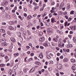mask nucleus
<instances>
[{"label":"nucleus","instance_id":"nucleus-7","mask_svg":"<svg viewBox=\"0 0 76 76\" xmlns=\"http://www.w3.org/2000/svg\"><path fill=\"white\" fill-rule=\"evenodd\" d=\"M8 28V29H9L10 30H13V29H14V28L12 26H9Z\"/></svg>","mask_w":76,"mask_h":76},{"label":"nucleus","instance_id":"nucleus-48","mask_svg":"<svg viewBox=\"0 0 76 76\" xmlns=\"http://www.w3.org/2000/svg\"><path fill=\"white\" fill-rule=\"evenodd\" d=\"M55 4V3H54V2L53 1L52 2L51 5H54Z\"/></svg>","mask_w":76,"mask_h":76},{"label":"nucleus","instance_id":"nucleus-46","mask_svg":"<svg viewBox=\"0 0 76 76\" xmlns=\"http://www.w3.org/2000/svg\"><path fill=\"white\" fill-rule=\"evenodd\" d=\"M41 4H42V1H40V2L39 3V6H41Z\"/></svg>","mask_w":76,"mask_h":76},{"label":"nucleus","instance_id":"nucleus-28","mask_svg":"<svg viewBox=\"0 0 76 76\" xmlns=\"http://www.w3.org/2000/svg\"><path fill=\"white\" fill-rule=\"evenodd\" d=\"M27 32L28 33V34H29V35H31V32L29 31V30H27Z\"/></svg>","mask_w":76,"mask_h":76},{"label":"nucleus","instance_id":"nucleus-50","mask_svg":"<svg viewBox=\"0 0 76 76\" xmlns=\"http://www.w3.org/2000/svg\"><path fill=\"white\" fill-rule=\"evenodd\" d=\"M2 24L3 25H6V23H2Z\"/></svg>","mask_w":76,"mask_h":76},{"label":"nucleus","instance_id":"nucleus-5","mask_svg":"<svg viewBox=\"0 0 76 76\" xmlns=\"http://www.w3.org/2000/svg\"><path fill=\"white\" fill-rule=\"evenodd\" d=\"M70 29H71L72 31H75V26H71L69 27Z\"/></svg>","mask_w":76,"mask_h":76},{"label":"nucleus","instance_id":"nucleus-63","mask_svg":"<svg viewBox=\"0 0 76 76\" xmlns=\"http://www.w3.org/2000/svg\"><path fill=\"white\" fill-rule=\"evenodd\" d=\"M1 71H4V69L3 68H1Z\"/></svg>","mask_w":76,"mask_h":76},{"label":"nucleus","instance_id":"nucleus-15","mask_svg":"<svg viewBox=\"0 0 76 76\" xmlns=\"http://www.w3.org/2000/svg\"><path fill=\"white\" fill-rule=\"evenodd\" d=\"M70 15H73L75 14V11H72L70 13Z\"/></svg>","mask_w":76,"mask_h":76},{"label":"nucleus","instance_id":"nucleus-49","mask_svg":"<svg viewBox=\"0 0 76 76\" xmlns=\"http://www.w3.org/2000/svg\"><path fill=\"white\" fill-rule=\"evenodd\" d=\"M32 58H30L28 60V61H31V60H32Z\"/></svg>","mask_w":76,"mask_h":76},{"label":"nucleus","instance_id":"nucleus-6","mask_svg":"<svg viewBox=\"0 0 76 76\" xmlns=\"http://www.w3.org/2000/svg\"><path fill=\"white\" fill-rule=\"evenodd\" d=\"M35 63L36 64H37V65H39V66L41 65V64L40 62L38 61L36 62Z\"/></svg>","mask_w":76,"mask_h":76},{"label":"nucleus","instance_id":"nucleus-25","mask_svg":"<svg viewBox=\"0 0 76 76\" xmlns=\"http://www.w3.org/2000/svg\"><path fill=\"white\" fill-rule=\"evenodd\" d=\"M49 30L50 29V32H52V33H53V30L51 28H49Z\"/></svg>","mask_w":76,"mask_h":76},{"label":"nucleus","instance_id":"nucleus-56","mask_svg":"<svg viewBox=\"0 0 76 76\" xmlns=\"http://www.w3.org/2000/svg\"><path fill=\"white\" fill-rule=\"evenodd\" d=\"M60 58H61V59H63V56H61L60 57Z\"/></svg>","mask_w":76,"mask_h":76},{"label":"nucleus","instance_id":"nucleus-22","mask_svg":"<svg viewBox=\"0 0 76 76\" xmlns=\"http://www.w3.org/2000/svg\"><path fill=\"white\" fill-rule=\"evenodd\" d=\"M31 69H32V70H33L32 72H34L35 70V67H33Z\"/></svg>","mask_w":76,"mask_h":76},{"label":"nucleus","instance_id":"nucleus-42","mask_svg":"<svg viewBox=\"0 0 76 76\" xmlns=\"http://www.w3.org/2000/svg\"><path fill=\"white\" fill-rule=\"evenodd\" d=\"M52 46H55V44L53 42H52Z\"/></svg>","mask_w":76,"mask_h":76},{"label":"nucleus","instance_id":"nucleus-41","mask_svg":"<svg viewBox=\"0 0 76 76\" xmlns=\"http://www.w3.org/2000/svg\"><path fill=\"white\" fill-rule=\"evenodd\" d=\"M75 66H72V70H74L75 69Z\"/></svg>","mask_w":76,"mask_h":76},{"label":"nucleus","instance_id":"nucleus-35","mask_svg":"<svg viewBox=\"0 0 76 76\" xmlns=\"http://www.w3.org/2000/svg\"><path fill=\"white\" fill-rule=\"evenodd\" d=\"M7 34H8L9 35H11V33H10V31H7Z\"/></svg>","mask_w":76,"mask_h":76},{"label":"nucleus","instance_id":"nucleus-3","mask_svg":"<svg viewBox=\"0 0 76 76\" xmlns=\"http://www.w3.org/2000/svg\"><path fill=\"white\" fill-rule=\"evenodd\" d=\"M1 45H3L4 46H7V43L6 42H4L3 43H1Z\"/></svg>","mask_w":76,"mask_h":76},{"label":"nucleus","instance_id":"nucleus-53","mask_svg":"<svg viewBox=\"0 0 76 76\" xmlns=\"http://www.w3.org/2000/svg\"><path fill=\"white\" fill-rule=\"evenodd\" d=\"M49 17H50V18H51L52 16V15H51V14L50 13V14H49Z\"/></svg>","mask_w":76,"mask_h":76},{"label":"nucleus","instance_id":"nucleus-21","mask_svg":"<svg viewBox=\"0 0 76 76\" xmlns=\"http://www.w3.org/2000/svg\"><path fill=\"white\" fill-rule=\"evenodd\" d=\"M63 61H64V62H66V61H67V59H64V60H63Z\"/></svg>","mask_w":76,"mask_h":76},{"label":"nucleus","instance_id":"nucleus-17","mask_svg":"<svg viewBox=\"0 0 76 76\" xmlns=\"http://www.w3.org/2000/svg\"><path fill=\"white\" fill-rule=\"evenodd\" d=\"M10 25H13L14 24V23L13 21H10L9 22Z\"/></svg>","mask_w":76,"mask_h":76},{"label":"nucleus","instance_id":"nucleus-1","mask_svg":"<svg viewBox=\"0 0 76 76\" xmlns=\"http://www.w3.org/2000/svg\"><path fill=\"white\" fill-rule=\"evenodd\" d=\"M39 40L40 42H43L45 41V38L43 37H42L39 39Z\"/></svg>","mask_w":76,"mask_h":76},{"label":"nucleus","instance_id":"nucleus-32","mask_svg":"<svg viewBox=\"0 0 76 76\" xmlns=\"http://www.w3.org/2000/svg\"><path fill=\"white\" fill-rule=\"evenodd\" d=\"M47 12H45L44 15L42 16V17H44L45 16H46V15H47Z\"/></svg>","mask_w":76,"mask_h":76},{"label":"nucleus","instance_id":"nucleus-47","mask_svg":"<svg viewBox=\"0 0 76 76\" xmlns=\"http://www.w3.org/2000/svg\"><path fill=\"white\" fill-rule=\"evenodd\" d=\"M4 66V64H0V66L2 67V66Z\"/></svg>","mask_w":76,"mask_h":76},{"label":"nucleus","instance_id":"nucleus-45","mask_svg":"<svg viewBox=\"0 0 76 76\" xmlns=\"http://www.w3.org/2000/svg\"><path fill=\"white\" fill-rule=\"evenodd\" d=\"M57 56H60V53H57Z\"/></svg>","mask_w":76,"mask_h":76},{"label":"nucleus","instance_id":"nucleus-2","mask_svg":"<svg viewBox=\"0 0 76 76\" xmlns=\"http://www.w3.org/2000/svg\"><path fill=\"white\" fill-rule=\"evenodd\" d=\"M6 4H8V2H5L4 3V2H2L1 3V5L2 6H4V7H5V6H6Z\"/></svg>","mask_w":76,"mask_h":76},{"label":"nucleus","instance_id":"nucleus-14","mask_svg":"<svg viewBox=\"0 0 76 76\" xmlns=\"http://www.w3.org/2000/svg\"><path fill=\"white\" fill-rule=\"evenodd\" d=\"M12 72H12V70L10 69L8 73H9V74H10V75H12Z\"/></svg>","mask_w":76,"mask_h":76},{"label":"nucleus","instance_id":"nucleus-55","mask_svg":"<svg viewBox=\"0 0 76 76\" xmlns=\"http://www.w3.org/2000/svg\"><path fill=\"white\" fill-rule=\"evenodd\" d=\"M31 56H34V53H32L31 54Z\"/></svg>","mask_w":76,"mask_h":76},{"label":"nucleus","instance_id":"nucleus-19","mask_svg":"<svg viewBox=\"0 0 76 76\" xmlns=\"http://www.w3.org/2000/svg\"><path fill=\"white\" fill-rule=\"evenodd\" d=\"M57 69H58L59 70H60V69H62V67H60V66H58L57 67Z\"/></svg>","mask_w":76,"mask_h":76},{"label":"nucleus","instance_id":"nucleus-4","mask_svg":"<svg viewBox=\"0 0 76 76\" xmlns=\"http://www.w3.org/2000/svg\"><path fill=\"white\" fill-rule=\"evenodd\" d=\"M8 57H9L8 56H6L5 57V58L6 60V61H5L6 63H7V61H9V59L8 58Z\"/></svg>","mask_w":76,"mask_h":76},{"label":"nucleus","instance_id":"nucleus-12","mask_svg":"<svg viewBox=\"0 0 76 76\" xmlns=\"http://www.w3.org/2000/svg\"><path fill=\"white\" fill-rule=\"evenodd\" d=\"M39 56L41 58H43V55H42V53H41L39 55Z\"/></svg>","mask_w":76,"mask_h":76},{"label":"nucleus","instance_id":"nucleus-36","mask_svg":"<svg viewBox=\"0 0 76 76\" xmlns=\"http://www.w3.org/2000/svg\"><path fill=\"white\" fill-rule=\"evenodd\" d=\"M59 15H62V12L61 11H59Z\"/></svg>","mask_w":76,"mask_h":76},{"label":"nucleus","instance_id":"nucleus-64","mask_svg":"<svg viewBox=\"0 0 76 76\" xmlns=\"http://www.w3.org/2000/svg\"><path fill=\"white\" fill-rule=\"evenodd\" d=\"M74 20H73V21H74V22H76V18H74Z\"/></svg>","mask_w":76,"mask_h":76},{"label":"nucleus","instance_id":"nucleus-31","mask_svg":"<svg viewBox=\"0 0 76 76\" xmlns=\"http://www.w3.org/2000/svg\"><path fill=\"white\" fill-rule=\"evenodd\" d=\"M67 23H68L67 21L65 23V24H64L65 26H67Z\"/></svg>","mask_w":76,"mask_h":76},{"label":"nucleus","instance_id":"nucleus-11","mask_svg":"<svg viewBox=\"0 0 76 76\" xmlns=\"http://www.w3.org/2000/svg\"><path fill=\"white\" fill-rule=\"evenodd\" d=\"M55 21V19L54 18H52L51 19V22L52 23H54V21Z\"/></svg>","mask_w":76,"mask_h":76},{"label":"nucleus","instance_id":"nucleus-57","mask_svg":"<svg viewBox=\"0 0 76 76\" xmlns=\"http://www.w3.org/2000/svg\"><path fill=\"white\" fill-rule=\"evenodd\" d=\"M15 10H12V13H15Z\"/></svg>","mask_w":76,"mask_h":76},{"label":"nucleus","instance_id":"nucleus-29","mask_svg":"<svg viewBox=\"0 0 76 76\" xmlns=\"http://www.w3.org/2000/svg\"><path fill=\"white\" fill-rule=\"evenodd\" d=\"M11 41H14V42H15V41H14V40H15V39H14V38H11Z\"/></svg>","mask_w":76,"mask_h":76},{"label":"nucleus","instance_id":"nucleus-27","mask_svg":"<svg viewBox=\"0 0 76 76\" xmlns=\"http://www.w3.org/2000/svg\"><path fill=\"white\" fill-rule=\"evenodd\" d=\"M1 40L3 41H4V42H6L7 41V40H6V39H1Z\"/></svg>","mask_w":76,"mask_h":76},{"label":"nucleus","instance_id":"nucleus-13","mask_svg":"<svg viewBox=\"0 0 76 76\" xmlns=\"http://www.w3.org/2000/svg\"><path fill=\"white\" fill-rule=\"evenodd\" d=\"M53 40L55 42H57L58 41V39L56 38H53Z\"/></svg>","mask_w":76,"mask_h":76},{"label":"nucleus","instance_id":"nucleus-58","mask_svg":"<svg viewBox=\"0 0 76 76\" xmlns=\"http://www.w3.org/2000/svg\"><path fill=\"white\" fill-rule=\"evenodd\" d=\"M72 20V18H69L68 19V21H70Z\"/></svg>","mask_w":76,"mask_h":76},{"label":"nucleus","instance_id":"nucleus-8","mask_svg":"<svg viewBox=\"0 0 76 76\" xmlns=\"http://www.w3.org/2000/svg\"><path fill=\"white\" fill-rule=\"evenodd\" d=\"M71 61L72 63H75L76 62V60L73 58L71 59Z\"/></svg>","mask_w":76,"mask_h":76},{"label":"nucleus","instance_id":"nucleus-20","mask_svg":"<svg viewBox=\"0 0 76 76\" xmlns=\"http://www.w3.org/2000/svg\"><path fill=\"white\" fill-rule=\"evenodd\" d=\"M5 16L6 17V18H9V17H10V15L6 14L5 15Z\"/></svg>","mask_w":76,"mask_h":76},{"label":"nucleus","instance_id":"nucleus-16","mask_svg":"<svg viewBox=\"0 0 76 76\" xmlns=\"http://www.w3.org/2000/svg\"><path fill=\"white\" fill-rule=\"evenodd\" d=\"M23 35H26V31H24L23 32Z\"/></svg>","mask_w":76,"mask_h":76},{"label":"nucleus","instance_id":"nucleus-54","mask_svg":"<svg viewBox=\"0 0 76 76\" xmlns=\"http://www.w3.org/2000/svg\"><path fill=\"white\" fill-rule=\"evenodd\" d=\"M67 14V13L66 12H64V15H66Z\"/></svg>","mask_w":76,"mask_h":76},{"label":"nucleus","instance_id":"nucleus-51","mask_svg":"<svg viewBox=\"0 0 76 76\" xmlns=\"http://www.w3.org/2000/svg\"><path fill=\"white\" fill-rule=\"evenodd\" d=\"M24 73H26V69H24Z\"/></svg>","mask_w":76,"mask_h":76},{"label":"nucleus","instance_id":"nucleus-24","mask_svg":"<svg viewBox=\"0 0 76 76\" xmlns=\"http://www.w3.org/2000/svg\"><path fill=\"white\" fill-rule=\"evenodd\" d=\"M61 7H63V6H64V3L63 2H62L61 3Z\"/></svg>","mask_w":76,"mask_h":76},{"label":"nucleus","instance_id":"nucleus-18","mask_svg":"<svg viewBox=\"0 0 76 76\" xmlns=\"http://www.w3.org/2000/svg\"><path fill=\"white\" fill-rule=\"evenodd\" d=\"M42 34H43L42 32H40L39 33V36H42Z\"/></svg>","mask_w":76,"mask_h":76},{"label":"nucleus","instance_id":"nucleus-10","mask_svg":"<svg viewBox=\"0 0 76 76\" xmlns=\"http://www.w3.org/2000/svg\"><path fill=\"white\" fill-rule=\"evenodd\" d=\"M70 4H68L66 7V9H69L70 8Z\"/></svg>","mask_w":76,"mask_h":76},{"label":"nucleus","instance_id":"nucleus-37","mask_svg":"<svg viewBox=\"0 0 76 76\" xmlns=\"http://www.w3.org/2000/svg\"><path fill=\"white\" fill-rule=\"evenodd\" d=\"M26 48H27V49H29V48H30V47L28 46H26Z\"/></svg>","mask_w":76,"mask_h":76},{"label":"nucleus","instance_id":"nucleus-61","mask_svg":"<svg viewBox=\"0 0 76 76\" xmlns=\"http://www.w3.org/2000/svg\"><path fill=\"white\" fill-rule=\"evenodd\" d=\"M51 13H54V10H51Z\"/></svg>","mask_w":76,"mask_h":76},{"label":"nucleus","instance_id":"nucleus-34","mask_svg":"<svg viewBox=\"0 0 76 76\" xmlns=\"http://www.w3.org/2000/svg\"><path fill=\"white\" fill-rule=\"evenodd\" d=\"M40 48L41 49H44V47L42 46H41L40 47Z\"/></svg>","mask_w":76,"mask_h":76},{"label":"nucleus","instance_id":"nucleus-39","mask_svg":"<svg viewBox=\"0 0 76 76\" xmlns=\"http://www.w3.org/2000/svg\"><path fill=\"white\" fill-rule=\"evenodd\" d=\"M58 46H59V47H60V45H61V41H59V42H58Z\"/></svg>","mask_w":76,"mask_h":76},{"label":"nucleus","instance_id":"nucleus-62","mask_svg":"<svg viewBox=\"0 0 76 76\" xmlns=\"http://www.w3.org/2000/svg\"><path fill=\"white\" fill-rule=\"evenodd\" d=\"M38 8H39V6H37L35 7V9L36 10L37 9H38Z\"/></svg>","mask_w":76,"mask_h":76},{"label":"nucleus","instance_id":"nucleus-23","mask_svg":"<svg viewBox=\"0 0 76 76\" xmlns=\"http://www.w3.org/2000/svg\"><path fill=\"white\" fill-rule=\"evenodd\" d=\"M47 56L48 59H50V58H51V56H50L49 55H47Z\"/></svg>","mask_w":76,"mask_h":76},{"label":"nucleus","instance_id":"nucleus-26","mask_svg":"<svg viewBox=\"0 0 76 76\" xmlns=\"http://www.w3.org/2000/svg\"><path fill=\"white\" fill-rule=\"evenodd\" d=\"M57 66H59V67H62V65H61V64H58L57 65Z\"/></svg>","mask_w":76,"mask_h":76},{"label":"nucleus","instance_id":"nucleus-40","mask_svg":"<svg viewBox=\"0 0 76 76\" xmlns=\"http://www.w3.org/2000/svg\"><path fill=\"white\" fill-rule=\"evenodd\" d=\"M69 47H73V45L71 44H69Z\"/></svg>","mask_w":76,"mask_h":76},{"label":"nucleus","instance_id":"nucleus-33","mask_svg":"<svg viewBox=\"0 0 76 76\" xmlns=\"http://www.w3.org/2000/svg\"><path fill=\"white\" fill-rule=\"evenodd\" d=\"M24 28H22V27H21L20 28V30L21 31H24Z\"/></svg>","mask_w":76,"mask_h":76},{"label":"nucleus","instance_id":"nucleus-30","mask_svg":"<svg viewBox=\"0 0 76 76\" xmlns=\"http://www.w3.org/2000/svg\"><path fill=\"white\" fill-rule=\"evenodd\" d=\"M73 72L75 73H76V69H74L73 70Z\"/></svg>","mask_w":76,"mask_h":76},{"label":"nucleus","instance_id":"nucleus-43","mask_svg":"<svg viewBox=\"0 0 76 76\" xmlns=\"http://www.w3.org/2000/svg\"><path fill=\"white\" fill-rule=\"evenodd\" d=\"M40 25L41 26H44V24H43V23H42V22L41 23Z\"/></svg>","mask_w":76,"mask_h":76},{"label":"nucleus","instance_id":"nucleus-38","mask_svg":"<svg viewBox=\"0 0 76 76\" xmlns=\"http://www.w3.org/2000/svg\"><path fill=\"white\" fill-rule=\"evenodd\" d=\"M68 37H69L70 39H71V38H72V36L70 35H68Z\"/></svg>","mask_w":76,"mask_h":76},{"label":"nucleus","instance_id":"nucleus-9","mask_svg":"<svg viewBox=\"0 0 76 76\" xmlns=\"http://www.w3.org/2000/svg\"><path fill=\"white\" fill-rule=\"evenodd\" d=\"M32 18V16L31 15H28L27 17V20H29L30 19H31Z\"/></svg>","mask_w":76,"mask_h":76},{"label":"nucleus","instance_id":"nucleus-60","mask_svg":"<svg viewBox=\"0 0 76 76\" xmlns=\"http://www.w3.org/2000/svg\"><path fill=\"white\" fill-rule=\"evenodd\" d=\"M24 16L25 17H26V16H27V14H26V13H25L24 14Z\"/></svg>","mask_w":76,"mask_h":76},{"label":"nucleus","instance_id":"nucleus-44","mask_svg":"<svg viewBox=\"0 0 76 76\" xmlns=\"http://www.w3.org/2000/svg\"><path fill=\"white\" fill-rule=\"evenodd\" d=\"M19 74H20V75H22V71H20V72H19Z\"/></svg>","mask_w":76,"mask_h":76},{"label":"nucleus","instance_id":"nucleus-59","mask_svg":"<svg viewBox=\"0 0 76 76\" xmlns=\"http://www.w3.org/2000/svg\"><path fill=\"white\" fill-rule=\"evenodd\" d=\"M50 64H53V61H50Z\"/></svg>","mask_w":76,"mask_h":76},{"label":"nucleus","instance_id":"nucleus-52","mask_svg":"<svg viewBox=\"0 0 76 76\" xmlns=\"http://www.w3.org/2000/svg\"><path fill=\"white\" fill-rule=\"evenodd\" d=\"M70 34H73V31H71L70 32Z\"/></svg>","mask_w":76,"mask_h":76}]
</instances>
